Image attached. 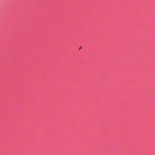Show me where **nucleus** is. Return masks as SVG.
Masks as SVG:
<instances>
[{
  "mask_svg": "<svg viewBox=\"0 0 155 155\" xmlns=\"http://www.w3.org/2000/svg\"><path fill=\"white\" fill-rule=\"evenodd\" d=\"M81 48H82V47H81L79 48V50H80L81 49Z\"/></svg>",
  "mask_w": 155,
  "mask_h": 155,
  "instance_id": "1",
  "label": "nucleus"
}]
</instances>
